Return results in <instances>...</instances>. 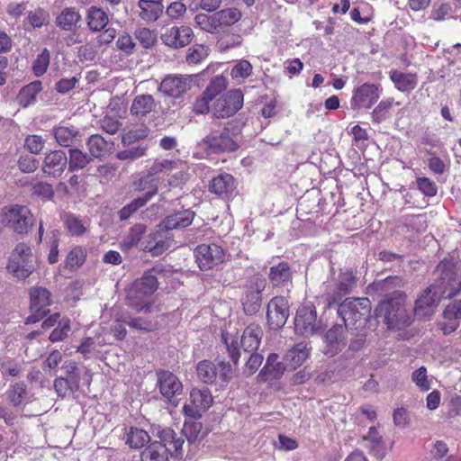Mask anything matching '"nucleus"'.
I'll return each mask as SVG.
<instances>
[{"mask_svg": "<svg viewBox=\"0 0 461 461\" xmlns=\"http://www.w3.org/2000/svg\"><path fill=\"white\" fill-rule=\"evenodd\" d=\"M406 295L401 291H393V297L383 300L376 311L390 330H402L410 326L414 318L413 311L406 306Z\"/></svg>", "mask_w": 461, "mask_h": 461, "instance_id": "f257e3e1", "label": "nucleus"}, {"mask_svg": "<svg viewBox=\"0 0 461 461\" xmlns=\"http://www.w3.org/2000/svg\"><path fill=\"white\" fill-rule=\"evenodd\" d=\"M146 232L147 226L145 224L133 225L121 242L122 249L130 251L131 249L137 248L142 251H149L153 257H158L176 245L170 237L166 236L165 239L153 240L149 237L150 234L145 237Z\"/></svg>", "mask_w": 461, "mask_h": 461, "instance_id": "f03ea898", "label": "nucleus"}, {"mask_svg": "<svg viewBox=\"0 0 461 461\" xmlns=\"http://www.w3.org/2000/svg\"><path fill=\"white\" fill-rule=\"evenodd\" d=\"M178 160L156 158L147 173L140 175L132 183L136 191L144 192L142 199L149 201L164 184L162 174H169L179 165Z\"/></svg>", "mask_w": 461, "mask_h": 461, "instance_id": "7ed1b4c3", "label": "nucleus"}, {"mask_svg": "<svg viewBox=\"0 0 461 461\" xmlns=\"http://www.w3.org/2000/svg\"><path fill=\"white\" fill-rule=\"evenodd\" d=\"M157 436L159 440L153 441L142 450L140 461H169V453L174 451L177 455L182 449L184 439L176 437L172 429H163Z\"/></svg>", "mask_w": 461, "mask_h": 461, "instance_id": "20e7f679", "label": "nucleus"}, {"mask_svg": "<svg viewBox=\"0 0 461 461\" xmlns=\"http://www.w3.org/2000/svg\"><path fill=\"white\" fill-rule=\"evenodd\" d=\"M434 276L430 285L443 297L451 298L461 291V262H440L434 271Z\"/></svg>", "mask_w": 461, "mask_h": 461, "instance_id": "39448f33", "label": "nucleus"}, {"mask_svg": "<svg viewBox=\"0 0 461 461\" xmlns=\"http://www.w3.org/2000/svg\"><path fill=\"white\" fill-rule=\"evenodd\" d=\"M338 314L347 329H362L371 315V303L367 298H348L339 305Z\"/></svg>", "mask_w": 461, "mask_h": 461, "instance_id": "423d86ee", "label": "nucleus"}, {"mask_svg": "<svg viewBox=\"0 0 461 461\" xmlns=\"http://www.w3.org/2000/svg\"><path fill=\"white\" fill-rule=\"evenodd\" d=\"M263 337V330L258 324L249 325L243 331L240 339L232 333H223L222 339L228 349L230 358L234 364L238 363L240 358L239 346L241 345L245 352H254L258 349L261 339Z\"/></svg>", "mask_w": 461, "mask_h": 461, "instance_id": "0eeeda50", "label": "nucleus"}, {"mask_svg": "<svg viewBox=\"0 0 461 461\" xmlns=\"http://www.w3.org/2000/svg\"><path fill=\"white\" fill-rule=\"evenodd\" d=\"M35 257L30 246L18 243L13 249L8 265V271L18 279H25L31 276L34 269Z\"/></svg>", "mask_w": 461, "mask_h": 461, "instance_id": "6e6552de", "label": "nucleus"}, {"mask_svg": "<svg viewBox=\"0 0 461 461\" xmlns=\"http://www.w3.org/2000/svg\"><path fill=\"white\" fill-rule=\"evenodd\" d=\"M2 223L15 233L25 234L32 227L34 217L31 211L23 205H12L2 209Z\"/></svg>", "mask_w": 461, "mask_h": 461, "instance_id": "1a4fd4ad", "label": "nucleus"}, {"mask_svg": "<svg viewBox=\"0 0 461 461\" xmlns=\"http://www.w3.org/2000/svg\"><path fill=\"white\" fill-rule=\"evenodd\" d=\"M194 219V212L190 210L179 211L166 216L157 226L154 232L150 233L153 240L165 239L172 235L169 232L173 230H179L188 227Z\"/></svg>", "mask_w": 461, "mask_h": 461, "instance_id": "9d476101", "label": "nucleus"}, {"mask_svg": "<svg viewBox=\"0 0 461 461\" xmlns=\"http://www.w3.org/2000/svg\"><path fill=\"white\" fill-rule=\"evenodd\" d=\"M52 303V294L45 287L33 286L30 289V312L31 314L26 323H36L43 319L49 312V307Z\"/></svg>", "mask_w": 461, "mask_h": 461, "instance_id": "9b49d317", "label": "nucleus"}, {"mask_svg": "<svg viewBox=\"0 0 461 461\" xmlns=\"http://www.w3.org/2000/svg\"><path fill=\"white\" fill-rule=\"evenodd\" d=\"M242 105V91L240 89H233L216 99L212 105L211 112L216 118H228L236 113Z\"/></svg>", "mask_w": 461, "mask_h": 461, "instance_id": "f8f14e48", "label": "nucleus"}, {"mask_svg": "<svg viewBox=\"0 0 461 461\" xmlns=\"http://www.w3.org/2000/svg\"><path fill=\"white\" fill-rule=\"evenodd\" d=\"M267 282L262 276H254L249 281L246 291L241 298L244 312L247 314H255L261 307V293L266 288Z\"/></svg>", "mask_w": 461, "mask_h": 461, "instance_id": "ddd939ff", "label": "nucleus"}, {"mask_svg": "<svg viewBox=\"0 0 461 461\" xmlns=\"http://www.w3.org/2000/svg\"><path fill=\"white\" fill-rule=\"evenodd\" d=\"M213 399L208 389L194 388L190 392L189 401L184 405V412L193 419H199L212 404Z\"/></svg>", "mask_w": 461, "mask_h": 461, "instance_id": "4468645a", "label": "nucleus"}, {"mask_svg": "<svg viewBox=\"0 0 461 461\" xmlns=\"http://www.w3.org/2000/svg\"><path fill=\"white\" fill-rule=\"evenodd\" d=\"M194 77L190 75H168L161 82L158 91L174 98L180 97L191 89Z\"/></svg>", "mask_w": 461, "mask_h": 461, "instance_id": "2eb2a0df", "label": "nucleus"}, {"mask_svg": "<svg viewBox=\"0 0 461 461\" xmlns=\"http://www.w3.org/2000/svg\"><path fill=\"white\" fill-rule=\"evenodd\" d=\"M294 328L298 334L305 337L313 335L320 330L321 326L312 305H303L297 310Z\"/></svg>", "mask_w": 461, "mask_h": 461, "instance_id": "dca6fc26", "label": "nucleus"}, {"mask_svg": "<svg viewBox=\"0 0 461 461\" xmlns=\"http://www.w3.org/2000/svg\"><path fill=\"white\" fill-rule=\"evenodd\" d=\"M196 262L201 270H209L224 259V251L217 244H201L194 250Z\"/></svg>", "mask_w": 461, "mask_h": 461, "instance_id": "f3484780", "label": "nucleus"}, {"mask_svg": "<svg viewBox=\"0 0 461 461\" xmlns=\"http://www.w3.org/2000/svg\"><path fill=\"white\" fill-rule=\"evenodd\" d=\"M289 316L288 303L284 297H275L267 304V318L271 329L278 330Z\"/></svg>", "mask_w": 461, "mask_h": 461, "instance_id": "a211bd4d", "label": "nucleus"}, {"mask_svg": "<svg viewBox=\"0 0 461 461\" xmlns=\"http://www.w3.org/2000/svg\"><path fill=\"white\" fill-rule=\"evenodd\" d=\"M158 288V279L152 275V270H149L143 276L135 280L127 292V299H142L153 294Z\"/></svg>", "mask_w": 461, "mask_h": 461, "instance_id": "6ab92c4d", "label": "nucleus"}, {"mask_svg": "<svg viewBox=\"0 0 461 461\" xmlns=\"http://www.w3.org/2000/svg\"><path fill=\"white\" fill-rule=\"evenodd\" d=\"M193 31L188 26H173L161 34L160 39L167 46L174 49L183 48L190 43Z\"/></svg>", "mask_w": 461, "mask_h": 461, "instance_id": "aec40b11", "label": "nucleus"}, {"mask_svg": "<svg viewBox=\"0 0 461 461\" xmlns=\"http://www.w3.org/2000/svg\"><path fill=\"white\" fill-rule=\"evenodd\" d=\"M158 388L161 394L169 402L182 393L183 384L178 377L173 373L161 370L158 373Z\"/></svg>", "mask_w": 461, "mask_h": 461, "instance_id": "412c9836", "label": "nucleus"}, {"mask_svg": "<svg viewBox=\"0 0 461 461\" xmlns=\"http://www.w3.org/2000/svg\"><path fill=\"white\" fill-rule=\"evenodd\" d=\"M443 298L442 294L437 293V290L432 289V286L429 285L416 300L414 314L420 317L431 316L439 301Z\"/></svg>", "mask_w": 461, "mask_h": 461, "instance_id": "4be33fe9", "label": "nucleus"}, {"mask_svg": "<svg viewBox=\"0 0 461 461\" xmlns=\"http://www.w3.org/2000/svg\"><path fill=\"white\" fill-rule=\"evenodd\" d=\"M348 329L343 324H336L325 334V354L334 356L341 351L347 344Z\"/></svg>", "mask_w": 461, "mask_h": 461, "instance_id": "5701e85b", "label": "nucleus"}, {"mask_svg": "<svg viewBox=\"0 0 461 461\" xmlns=\"http://www.w3.org/2000/svg\"><path fill=\"white\" fill-rule=\"evenodd\" d=\"M379 86L365 83L355 90L351 105L358 108H369L379 99Z\"/></svg>", "mask_w": 461, "mask_h": 461, "instance_id": "b1692460", "label": "nucleus"}, {"mask_svg": "<svg viewBox=\"0 0 461 461\" xmlns=\"http://www.w3.org/2000/svg\"><path fill=\"white\" fill-rule=\"evenodd\" d=\"M67 164L68 158L64 151H51L44 158L42 171L49 176L59 177L64 172Z\"/></svg>", "mask_w": 461, "mask_h": 461, "instance_id": "393cba45", "label": "nucleus"}, {"mask_svg": "<svg viewBox=\"0 0 461 461\" xmlns=\"http://www.w3.org/2000/svg\"><path fill=\"white\" fill-rule=\"evenodd\" d=\"M205 143L213 152L233 151L238 147L228 129H224L219 134L207 136Z\"/></svg>", "mask_w": 461, "mask_h": 461, "instance_id": "a878e982", "label": "nucleus"}, {"mask_svg": "<svg viewBox=\"0 0 461 461\" xmlns=\"http://www.w3.org/2000/svg\"><path fill=\"white\" fill-rule=\"evenodd\" d=\"M86 144L91 157L95 158H101L107 156L114 148L113 141L106 140L100 134L91 135Z\"/></svg>", "mask_w": 461, "mask_h": 461, "instance_id": "bb28decb", "label": "nucleus"}, {"mask_svg": "<svg viewBox=\"0 0 461 461\" xmlns=\"http://www.w3.org/2000/svg\"><path fill=\"white\" fill-rule=\"evenodd\" d=\"M81 21V14L76 7H65L56 17L55 23L63 31H73Z\"/></svg>", "mask_w": 461, "mask_h": 461, "instance_id": "cd10ccee", "label": "nucleus"}, {"mask_svg": "<svg viewBox=\"0 0 461 461\" xmlns=\"http://www.w3.org/2000/svg\"><path fill=\"white\" fill-rule=\"evenodd\" d=\"M309 356V349L304 343H298L286 352L285 359L289 371H293L303 365Z\"/></svg>", "mask_w": 461, "mask_h": 461, "instance_id": "c85d7f7f", "label": "nucleus"}, {"mask_svg": "<svg viewBox=\"0 0 461 461\" xmlns=\"http://www.w3.org/2000/svg\"><path fill=\"white\" fill-rule=\"evenodd\" d=\"M402 280L398 276H388L383 280L375 281L373 284L374 289L382 296L384 300L393 297V291H399L402 286Z\"/></svg>", "mask_w": 461, "mask_h": 461, "instance_id": "c756f323", "label": "nucleus"}, {"mask_svg": "<svg viewBox=\"0 0 461 461\" xmlns=\"http://www.w3.org/2000/svg\"><path fill=\"white\" fill-rule=\"evenodd\" d=\"M156 107V102L151 95H139L131 104V113L135 116H145Z\"/></svg>", "mask_w": 461, "mask_h": 461, "instance_id": "7c9ffc66", "label": "nucleus"}, {"mask_svg": "<svg viewBox=\"0 0 461 461\" xmlns=\"http://www.w3.org/2000/svg\"><path fill=\"white\" fill-rule=\"evenodd\" d=\"M363 441L367 442L366 447L377 459L384 456V446L382 436L379 435L376 428L371 427L366 435L363 436Z\"/></svg>", "mask_w": 461, "mask_h": 461, "instance_id": "2f4dec72", "label": "nucleus"}, {"mask_svg": "<svg viewBox=\"0 0 461 461\" xmlns=\"http://www.w3.org/2000/svg\"><path fill=\"white\" fill-rule=\"evenodd\" d=\"M390 77L401 92H410L417 86V77L414 74L394 70L391 72Z\"/></svg>", "mask_w": 461, "mask_h": 461, "instance_id": "473e14b6", "label": "nucleus"}, {"mask_svg": "<svg viewBox=\"0 0 461 461\" xmlns=\"http://www.w3.org/2000/svg\"><path fill=\"white\" fill-rule=\"evenodd\" d=\"M268 276L273 285L281 286L291 281L292 274L288 264L281 262L270 267Z\"/></svg>", "mask_w": 461, "mask_h": 461, "instance_id": "72a5a7b5", "label": "nucleus"}, {"mask_svg": "<svg viewBox=\"0 0 461 461\" xmlns=\"http://www.w3.org/2000/svg\"><path fill=\"white\" fill-rule=\"evenodd\" d=\"M140 17L147 22L157 21L163 14V4H156L149 0H139Z\"/></svg>", "mask_w": 461, "mask_h": 461, "instance_id": "f704fd0d", "label": "nucleus"}, {"mask_svg": "<svg viewBox=\"0 0 461 461\" xmlns=\"http://www.w3.org/2000/svg\"><path fill=\"white\" fill-rule=\"evenodd\" d=\"M108 23V16L101 8L91 6L87 13V25L93 32H99Z\"/></svg>", "mask_w": 461, "mask_h": 461, "instance_id": "c9c22d12", "label": "nucleus"}, {"mask_svg": "<svg viewBox=\"0 0 461 461\" xmlns=\"http://www.w3.org/2000/svg\"><path fill=\"white\" fill-rule=\"evenodd\" d=\"M41 89L42 85L39 80L33 81L23 86L17 96L20 104L23 107H27L32 104L36 99L37 94H39Z\"/></svg>", "mask_w": 461, "mask_h": 461, "instance_id": "e433bc0d", "label": "nucleus"}, {"mask_svg": "<svg viewBox=\"0 0 461 461\" xmlns=\"http://www.w3.org/2000/svg\"><path fill=\"white\" fill-rule=\"evenodd\" d=\"M209 187L216 194H227L234 189V178L230 174H221L212 180Z\"/></svg>", "mask_w": 461, "mask_h": 461, "instance_id": "4c0bfd02", "label": "nucleus"}, {"mask_svg": "<svg viewBox=\"0 0 461 461\" xmlns=\"http://www.w3.org/2000/svg\"><path fill=\"white\" fill-rule=\"evenodd\" d=\"M286 366L285 358L283 361H278V355L273 353L268 356L263 371L268 373L273 378H279L285 371H289Z\"/></svg>", "mask_w": 461, "mask_h": 461, "instance_id": "58836bf2", "label": "nucleus"}, {"mask_svg": "<svg viewBox=\"0 0 461 461\" xmlns=\"http://www.w3.org/2000/svg\"><path fill=\"white\" fill-rule=\"evenodd\" d=\"M54 138L63 147L74 144L75 139L79 137V131L74 128L59 126L53 130Z\"/></svg>", "mask_w": 461, "mask_h": 461, "instance_id": "ea45409f", "label": "nucleus"}, {"mask_svg": "<svg viewBox=\"0 0 461 461\" xmlns=\"http://www.w3.org/2000/svg\"><path fill=\"white\" fill-rule=\"evenodd\" d=\"M196 373L198 378L205 384H212L217 377L216 366L208 360L200 361L196 366Z\"/></svg>", "mask_w": 461, "mask_h": 461, "instance_id": "a19ab883", "label": "nucleus"}, {"mask_svg": "<svg viewBox=\"0 0 461 461\" xmlns=\"http://www.w3.org/2000/svg\"><path fill=\"white\" fill-rule=\"evenodd\" d=\"M149 441V435L143 429L131 428L127 433L126 444L129 445L131 448L143 447Z\"/></svg>", "mask_w": 461, "mask_h": 461, "instance_id": "79ce46f5", "label": "nucleus"}, {"mask_svg": "<svg viewBox=\"0 0 461 461\" xmlns=\"http://www.w3.org/2000/svg\"><path fill=\"white\" fill-rule=\"evenodd\" d=\"M195 24L203 32L214 34L219 32L215 13L212 15L201 13L194 16Z\"/></svg>", "mask_w": 461, "mask_h": 461, "instance_id": "37998d69", "label": "nucleus"}, {"mask_svg": "<svg viewBox=\"0 0 461 461\" xmlns=\"http://www.w3.org/2000/svg\"><path fill=\"white\" fill-rule=\"evenodd\" d=\"M219 29L230 26L240 21L241 13L237 8H226L215 13Z\"/></svg>", "mask_w": 461, "mask_h": 461, "instance_id": "c03bdc74", "label": "nucleus"}, {"mask_svg": "<svg viewBox=\"0 0 461 461\" xmlns=\"http://www.w3.org/2000/svg\"><path fill=\"white\" fill-rule=\"evenodd\" d=\"M63 221L66 228L72 236H82L87 230V227L83 221L74 214H65Z\"/></svg>", "mask_w": 461, "mask_h": 461, "instance_id": "a18cd8bd", "label": "nucleus"}, {"mask_svg": "<svg viewBox=\"0 0 461 461\" xmlns=\"http://www.w3.org/2000/svg\"><path fill=\"white\" fill-rule=\"evenodd\" d=\"M93 158L88 156L86 153H83L81 150L77 149H69V170H78L86 167L91 161Z\"/></svg>", "mask_w": 461, "mask_h": 461, "instance_id": "49530a36", "label": "nucleus"}, {"mask_svg": "<svg viewBox=\"0 0 461 461\" xmlns=\"http://www.w3.org/2000/svg\"><path fill=\"white\" fill-rule=\"evenodd\" d=\"M177 169L178 167L171 171L169 174H166L168 176V178L167 180V183L164 181L163 185L167 190H169L171 187H178L182 185L188 179V174L185 171L182 169Z\"/></svg>", "mask_w": 461, "mask_h": 461, "instance_id": "de8ad7c7", "label": "nucleus"}, {"mask_svg": "<svg viewBox=\"0 0 461 461\" xmlns=\"http://www.w3.org/2000/svg\"><path fill=\"white\" fill-rule=\"evenodd\" d=\"M86 258V253L85 249L81 247H75L68 254L66 258V264L68 267L71 268L78 267L85 263Z\"/></svg>", "mask_w": 461, "mask_h": 461, "instance_id": "09e8293b", "label": "nucleus"}, {"mask_svg": "<svg viewBox=\"0 0 461 461\" xmlns=\"http://www.w3.org/2000/svg\"><path fill=\"white\" fill-rule=\"evenodd\" d=\"M411 381L422 392H427L431 387L425 366H420L411 374Z\"/></svg>", "mask_w": 461, "mask_h": 461, "instance_id": "8fccbe9b", "label": "nucleus"}, {"mask_svg": "<svg viewBox=\"0 0 461 461\" xmlns=\"http://www.w3.org/2000/svg\"><path fill=\"white\" fill-rule=\"evenodd\" d=\"M54 388L59 395L64 397L68 390L71 392L78 390L79 384L74 378L59 377L54 381Z\"/></svg>", "mask_w": 461, "mask_h": 461, "instance_id": "3c124183", "label": "nucleus"}, {"mask_svg": "<svg viewBox=\"0 0 461 461\" xmlns=\"http://www.w3.org/2000/svg\"><path fill=\"white\" fill-rule=\"evenodd\" d=\"M8 395L14 406L20 405L27 395L26 384L22 382L14 384L11 387Z\"/></svg>", "mask_w": 461, "mask_h": 461, "instance_id": "603ef678", "label": "nucleus"}, {"mask_svg": "<svg viewBox=\"0 0 461 461\" xmlns=\"http://www.w3.org/2000/svg\"><path fill=\"white\" fill-rule=\"evenodd\" d=\"M393 104V99H388L385 101H382L374 109L372 113V117L374 122L380 123L384 120H385L390 113Z\"/></svg>", "mask_w": 461, "mask_h": 461, "instance_id": "864d4df0", "label": "nucleus"}, {"mask_svg": "<svg viewBox=\"0 0 461 461\" xmlns=\"http://www.w3.org/2000/svg\"><path fill=\"white\" fill-rule=\"evenodd\" d=\"M148 148L146 146H136L128 149L122 150L116 154L120 160H135L146 155Z\"/></svg>", "mask_w": 461, "mask_h": 461, "instance_id": "5fc2aeb1", "label": "nucleus"}, {"mask_svg": "<svg viewBox=\"0 0 461 461\" xmlns=\"http://www.w3.org/2000/svg\"><path fill=\"white\" fill-rule=\"evenodd\" d=\"M208 55V50L204 45L195 44L189 48L185 59L189 64H197Z\"/></svg>", "mask_w": 461, "mask_h": 461, "instance_id": "6e6d98bb", "label": "nucleus"}, {"mask_svg": "<svg viewBox=\"0 0 461 461\" xmlns=\"http://www.w3.org/2000/svg\"><path fill=\"white\" fill-rule=\"evenodd\" d=\"M147 203V199H142L141 197L136 198L131 203L120 210V219L122 221L128 220L133 213H135L140 208L143 207Z\"/></svg>", "mask_w": 461, "mask_h": 461, "instance_id": "4d7b16f0", "label": "nucleus"}, {"mask_svg": "<svg viewBox=\"0 0 461 461\" xmlns=\"http://www.w3.org/2000/svg\"><path fill=\"white\" fill-rule=\"evenodd\" d=\"M50 64V52L44 49L41 54L38 55L33 63L32 70L36 77L42 76L48 69Z\"/></svg>", "mask_w": 461, "mask_h": 461, "instance_id": "13d9d810", "label": "nucleus"}, {"mask_svg": "<svg viewBox=\"0 0 461 461\" xmlns=\"http://www.w3.org/2000/svg\"><path fill=\"white\" fill-rule=\"evenodd\" d=\"M225 78L221 76H217L211 80L210 84L207 86L203 92H205L207 95H210L212 99H214L220 93L225 90Z\"/></svg>", "mask_w": 461, "mask_h": 461, "instance_id": "bf43d9fd", "label": "nucleus"}, {"mask_svg": "<svg viewBox=\"0 0 461 461\" xmlns=\"http://www.w3.org/2000/svg\"><path fill=\"white\" fill-rule=\"evenodd\" d=\"M252 66L248 60H241L231 69L230 75L234 79H244L250 76Z\"/></svg>", "mask_w": 461, "mask_h": 461, "instance_id": "052dcab7", "label": "nucleus"}, {"mask_svg": "<svg viewBox=\"0 0 461 461\" xmlns=\"http://www.w3.org/2000/svg\"><path fill=\"white\" fill-rule=\"evenodd\" d=\"M70 330V324L68 320H62L59 322L58 328L54 329L50 335L51 342H58L67 338Z\"/></svg>", "mask_w": 461, "mask_h": 461, "instance_id": "680f3d73", "label": "nucleus"}, {"mask_svg": "<svg viewBox=\"0 0 461 461\" xmlns=\"http://www.w3.org/2000/svg\"><path fill=\"white\" fill-rule=\"evenodd\" d=\"M353 272L347 270L340 274L338 288L341 294H348L355 284Z\"/></svg>", "mask_w": 461, "mask_h": 461, "instance_id": "e2e57ef3", "label": "nucleus"}, {"mask_svg": "<svg viewBox=\"0 0 461 461\" xmlns=\"http://www.w3.org/2000/svg\"><path fill=\"white\" fill-rule=\"evenodd\" d=\"M148 136V131L146 129H136L126 132L122 137V143L126 145H131L136 141L145 139Z\"/></svg>", "mask_w": 461, "mask_h": 461, "instance_id": "0e129e2a", "label": "nucleus"}, {"mask_svg": "<svg viewBox=\"0 0 461 461\" xmlns=\"http://www.w3.org/2000/svg\"><path fill=\"white\" fill-rule=\"evenodd\" d=\"M201 429H202L201 423H198V422L187 423V422H185L184 424L182 432L185 434L188 442L194 443L199 438Z\"/></svg>", "mask_w": 461, "mask_h": 461, "instance_id": "69168bd1", "label": "nucleus"}, {"mask_svg": "<svg viewBox=\"0 0 461 461\" xmlns=\"http://www.w3.org/2000/svg\"><path fill=\"white\" fill-rule=\"evenodd\" d=\"M100 127L109 134H115L121 129L122 122L113 117L105 116L100 121Z\"/></svg>", "mask_w": 461, "mask_h": 461, "instance_id": "338daca9", "label": "nucleus"}, {"mask_svg": "<svg viewBox=\"0 0 461 461\" xmlns=\"http://www.w3.org/2000/svg\"><path fill=\"white\" fill-rule=\"evenodd\" d=\"M444 318L447 321H456L461 319V300L454 301L446 307Z\"/></svg>", "mask_w": 461, "mask_h": 461, "instance_id": "774afa93", "label": "nucleus"}]
</instances>
